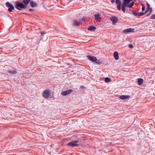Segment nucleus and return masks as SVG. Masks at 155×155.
<instances>
[{
    "mask_svg": "<svg viewBox=\"0 0 155 155\" xmlns=\"http://www.w3.org/2000/svg\"><path fill=\"white\" fill-rule=\"evenodd\" d=\"M15 4L16 8L19 10H21V9H23L26 8V5H25L22 3L20 2H18L15 3Z\"/></svg>",
    "mask_w": 155,
    "mask_h": 155,
    "instance_id": "nucleus-1",
    "label": "nucleus"
},
{
    "mask_svg": "<svg viewBox=\"0 0 155 155\" xmlns=\"http://www.w3.org/2000/svg\"><path fill=\"white\" fill-rule=\"evenodd\" d=\"M79 144V142L78 140L73 141L68 144V146L72 147H74L78 146Z\"/></svg>",
    "mask_w": 155,
    "mask_h": 155,
    "instance_id": "nucleus-2",
    "label": "nucleus"
},
{
    "mask_svg": "<svg viewBox=\"0 0 155 155\" xmlns=\"http://www.w3.org/2000/svg\"><path fill=\"white\" fill-rule=\"evenodd\" d=\"M5 5L8 8V11L9 12H12L13 10H14L15 8L14 6L9 2H6Z\"/></svg>",
    "mask_w": 155,
    "mask_h": 155,
    "instance_id": "nucleus-3",
    "label": "nucleus"
},
{
    "mask_svg": "<svg viewBox=\"0 0 155 155\" xmlns=\"http://www.w3.org/2000/svg\"><path fill=\"white\" fill-rule=\"evenodd\" d=\"M87 58L91 61L96 63H98V62L96 58L92 55H87Z\"/></svg>",
    "mask_w": 155,
    "mask_h": 155,
    "instance_id": "nucleus-4",
    "label": "nucleus"
},
{
    "mask_svg": "<svg viewBox=\"0 0 155 155\" xmlns=\"http://www.w3.org/2000/svg\"><path fill=\"white\" fill-rule=\"evenodd\" d=\"M50 95V90L49 89L45 90L43 93V96L45 98H48Z\"/></svg>",
    "mask_w": 155,
    "mask_h": 155,
    "instance_id": "nucleus-5",
    "label": "nucleus"
},
{
    "mask_svg": "<svg viewBox=\"0 0 155 155\" xmlns=\"http://www.w3.org/2000/svg\"><path fill=\"white\" fill-rule=\"evenodd\" d=\"M73 91L72 89H69L68 90L63 91L61 93V94L63 96H66Z\"/></svg>",
    "mask_w": 155,
    "mask_h": 155,
    "instance_id": "nucleus-6",
    "label": "nucleus"
},
{
    "mask_svg": "<svg viewBox=\"0 0 155 155\" xmlns=\"http://www.w3.org/2000/svg\"><path fill=\"white\" fill-rule=\"evenodd\" d=\"M115 3L117 5V8L118 10L119 11L121 9V2L120 0H116L115 2Z\"/></svg>",
    "mask_w": 155,
    "mask_h": 155,
    "instance_id": "nucleus-7",
    "label": "nucleus"
},
{
    "mask_svg": "<svg viewBox=\"0 0 155 155\" xmlns=\"http://www.w3.org/2000/svg\"><path fill=\"white\" fill-rule=\"evenodd\" d=\"M135 30L134 28H129L124 30L123 31L124 33H129L134 32Z\"/></svg>",
    "mask_w": 155,
    "mask_h": 155,
    "instance_id": "nucleus-8",
    "label": "nucleus"
},
{
    "mask_svg": "<svg viewBox=\"0 0 155 155\" xmlns=\"http://www.w3.org/2000/svg\"><path fill=\"white\" fill-rule=\"evenodd\" d=\"M110 20L112 21L113 24L117 23L118 20V18L116 16H113L110 18Z\"/></svg>",
    "mask_w": 155,
    "mask_h": 155,
    "instance_id": "nucleus-9",
    "label": "nucleus"
},
{
    "mask_svg": "<svg viewBox=\"0 0 155 155\" xmlns=\"http://www.w3.org/2000/svg\"><path fill=\"white\" fill-rule=\"evenodd\" d=\"M130 97V96L129 95H121L120 96V98L122 100L126 99H129Z\"/></svg>",
    "mask_w": 155,
    "mask_h": 155,
    "instance_id": "nucleus-10",
    "label": "nucleus"
},
{
    "mask_svg": "<svg viewBox=\"0 0 155 155\" xmlns=\"http://www.w3.org/2000/svg\"><path fill=\"white\" fill-rule=\"evenodd\" d=\"M114 56L116 60H117L119 59L118 53L117 51H115L114 53Z\"/></svg>",
    "mask_w": 155,
    "mask_h": 155,
    "instance_id": "nucleus-11",
    "label": "nucleus"
},
{
    "mask_svg": "<svg viewBox=\"0 0 155 155\" xmlns=\"http://www.w3.org/2000/svg\"><path fill=\"white\" fill-rule=\"evenodd\" d=\"M96 29V28L95 27L92 26H90L88 28V30L89 31H94Z\"/></svg>",
    "mask_w": 155,
    "mask_h": 155,
    "instance_id": "nucleus-12",
    "label": "nucleus"
},
{
    "mask_svg": "<svg viewBox=\"0 0 155 155\" xmlns=\"http://www.w3.org/2000/svg\"><path fill=\"white\" fill-rule=\"evenodd\" d=\"M30 4L31 5V6L32 7H35L37 5L36 3L32 1H30Z\"/></svg>",
    "mask_w": 155,
    "mask_h": 155,
    "instance_id": "nucleus-13",
    "label": "nucleus"
},
{
    "mask_svg": "<svg viewBox=\"0 0 155 155\" xmlns=\"http://www.w3.org/2000/svg\"><path fill=\"white\" fill-rule=\"evenodd\" d=\"M137 81L138 82V84L140 85L143 84V80L142 78H138V79Z\"/></svg>",
    "mask_w": 155,
    "mask_h": 155,
    "instance_id": "nucleus-14",
    "label": "nucleus"
},
{
    "mask_svg": "<svg viewBox=\"0 0 155 155\" xmlns=\"http://www.w3.org/2000/svg\"><path fill=\"white\" fill-rule=\"evenodd\" d=\"M147 12H149V14H148L149 15H150L151 13L152 12V9L151 8H150L149 7V5H148L147 7Z\"/></svg>",
    "mask_w": 155,
    "mask_h": 155,
    "instance_id": "nucleus-15",
    "label": "nucleus"
},
{
    "mask_svg": "<svg viewBox=\"0 0 155 155\" xmlns=\"http://www.w3.org/2000/svg\"><path fill=\"white\" fill-rule=\"evenodd\" d=\"M80 24L79 21L76 20H74L73 22V25L74 26H78Z\"/></svg>",
    "mask_w": 155,
    "mask_h": 155,
    "instance_id": "nucleus-16",
    "label": "nucleus"
},
{
    "mask_svg": "<svg viewBox=\"0 0 155 155\" xmlns=\"http://www.w3.org/2000/svg\"><path fill=\"white\" fill-rule=\"evenodd\" d=\"M30 1L31 0H23V2L25 4L24 5H26V6L29 2H30Z\"/></svg>",
    "mask_w": 155,
    "mask_h": 155,
    "instance_id": "nucleus-17",
    "label": "nucleus"
},
{
    "mask_svg": "<svg viewBox=\"0 0 155 155\" xmlns=\"http://www.w3.org/2000/svg\"><path fill=\"white\" fill-rule=\"evenodd\" d=\"M94 17L96 19L100 20L101 19V18L100 17V15L99 14L95 15Z\"/></svg>",
    "mask_w": 155,
    "mask_h": 155,
    "instance_id": "nucleus-18",
    "label": "nucleus"
},
{
    "mask_svg": "<svg viewBox=\"0 0 155 155\" xmlns=\"http://www.w3.org/2000/svg\"><path fill=\"white\" fill-rule=\"evenodd\" d=\"M111 80L110 78H106L105 79V81L107 83L110 82Z\"/></svg>",
    "mask_w": 155,
    "mask_h": 155,
    "instance_id": "nucleus-19",
    "label": "nucleus"
},
{
    "mask_svg": "<svg viewBox=\"0 0 155 155\" xmlns=\"http://www.w3.org/2000/svg\"><path fill=\"white\" fill-rule=\"evenodd\" d=\"M144 14V13L143 12H141L138 13V16H142Z\"/></svg>",
    "mask_w": 155,
    "mask_h": 155,
    "instance_id": "nucleus-20",
    "label": "nucleus"
},
{
    "mask_svg": "<svg viewBox=\"0 0 155 155\" xmlns=\"http://www.w3.org/2000/svg\"><path fill=\"white\" fill-rule=\"evenodd\" d=\"M150 18L151 19H155V14L151 16L150 17Z\"/></svg>",
    "mask_w": 155,
    "mask_h": 155,
    "instance_id": "nucleus-21",
    "label": "nucleus"
},
{
    "mask_svg": "<svg viewBox=\"0 0 155 155\" xmlns=\"http://www.w3.org/2000/svg\"><path fill=\"white\" fill-rule=\"evenodd\" d=\"M9 72L11 74H15L16 73L15 71L12 70L10 71Z\"/></svg>",
    "mask_w": 155,
    "mask_h": 155,
    "instance_id": "nucleus-22",
    "label": "nucleus"
},
{
    "mask_svg": "<svg viewBox=\"0 0 155 155\" xmlns=\"http://www.w3.org/2000/svg\"><path fill=\"white\" fill-rule=\"evenodd\" d=\"M138 13L136 12H133V14L135 16H138Z\"/></svg>",
    "mask_w": 155,
    "mask_h": 155,
    "instance_id": "nucleus-23",
    "label": "nucleus"
},
{
    "mask_svg": "<svg viewBox=\"0 0 155 155\" xmlns=\"http://www.w3.org/2000/svg\"><path fill=\"white\" fill-rule=\"evenodd\" d=\"M129 47L130 48H133V46L132 44H130L129 45Z\"/></svg>",
    "mask_w": 155,
    "mask_h": 155,
    "instance_id": "nucleus-24",
    "label": "nucleus"
},
{
    "mask_svg": "<svg viewBox=\"0 0 155 155\" xmlns=\"http://www.w3.org/2000/svg\"><path fill=\"white\" fill-rule=\"evenodd\" d=\"M142 10L143 11H144V9H145V8L144 6H143L142 7Z\"/></svg>",
    "mask_w": 155,
    "mask_h": 155,
    "instance_id": "nucleus-25",
    "label": "nucleus"
},
{
    "mask_svg": "<svg viewBox=\"0 0 155 155\" xmlns=\"http://www.w3.org/2000/svg\"><path fill=\"white\" fill-rule=\"evenodd\" d=\"M115 1L114 0H111V2L112 3H114V2Z\"/></svg>",
    "mask_w": 155,
    "mask_h": 155,
    "instance_id": "nucleus-26",
    "label": "nucleus"
},
{
    "mask_svg": "<svg viewBox=\"0 0 155 155\" xmlns=\"http://www.w3.org/2000/svg\"><path fill=\"white\" fill-rule=\"evenodd\" d=\"M141 5H142V7H143V4L141 3Z\"/></svg>",
    "mask_w": 155,
    "mask_h": 155,
    "instance_id": "nucleus-27",
    "label": "nucleus"
}]
</instances>
